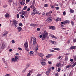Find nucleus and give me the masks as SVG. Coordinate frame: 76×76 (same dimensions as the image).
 <instances>
[{
    "instance_id": "f257e3e1",
    "label": "nucleus",
    "mask_w": 76,
    "mask_h": 76,
    "mask_svg": "<svg viewBox=\"0 0 76 76\" xmlns=\"http://www.w3.org/2000/svg\"><path fill=\"white\" fill-rule=\"evenodd\" d=\"M31 8L32 10H33V12L31 13L32 16H34L35 14H38V11L37 10V9L35 7Z\"/></svg>"
},
{
    "instance_id": "f03ea898",
    "label": "nucleus",
    "mask_w": 76,
    "mask_h": 76,
    "mask_svg": "<svg viewBox=\"0 0 76 76\" xmlns=\"http://www.w3.org/2000/svg\"><path fill=\"white\" fill-rule=\"evenodd\" d=\"M47 35H48V33L46 31H44V33L42 34V41H44L46 39V38L47 37Z\"/></svg>"
},
{
    "instance_id": "7ed1b4c3",
    "label": "nucleus",
    "mask_w": 76,
    "mask_h": 76,
    "mask_svg": "<svg viewBox=\"0 0 76 76\" xmlns=\"http://www.w3.org/2000/svg\"><path fill=\"white\" fill-rule=\"evenodd\" d=\"M24 47L26 51H29L28 48V43L27 42H26L24 44Z\"/></svg>"
},
{
    "instance_id": "20e7f679",
    "label": "nucleus",
    "mask_w": 76,
    "mask_h": 76,
    "mask_svg": "<svg viewBox=\"0 0 76 76\" xmlns=\"http://www.w3.org/2000/svg\"><path fill=\"white\" fill-rule=\"evenodd\" d=\"M35 0H34L33 1V3L32 4V5L30 6V7L31 8H33L35 7Z\"/></svg>"
},
{
    "instance_id": "39448f33",
    "label": "nucleus",
    "mask_w": 76,
    "mask_h": 76,
    "mask_svg": "<svg viewBox=\"0 0 76 76\" xmlns=\"http://www.w3.org/2000/svg\"><path fill=\"white\" fill-rule=\"evenodd\" d=\"M30 26H33V27H35V26H38V25L37 24L31 23L30 24Z\"/></svg>"
},
{
    "instance_id": "423d86ee",
    "label": "nucleus",
    "mask_w": 76,
    "mask_h": 76,
    "mask_svg": "<svg viewBox=\"0 0 76 76\" xmlns=\"http://www.w3.org/2000/svg\"><path fill=\"white\" fill-rule=\"evenodd\" d=\"M37 43V40H36V38H34L33 39V45L35 46L36 45V43Z\"/></svg>"
},
{
    "instance_id": "0eeeda50",
    "label": "nucleus",
    "mask_w": 76,
    "mask_h": 76,
    "mask_svg": "<svg viewBox=\"0 0 76 76\" xmlns=\"http://www.w3.org/2000/svg\"><path fill=\"white\" fill-rule=\"evenodd\" d=\"M6 43L4 42H3L2 43V45L1 46V49H4L6 48Z\"/></svg>"
},
{
    "instance_id": "6e6552de",
    "label": "nucleus",
    "mask_w": 76,
    "mask_h": 76,
    "mask_svg": "<svg viewBox=\"0 0 76 76\" xmlns=\"http://www.w3.org/2000/svg\"><path fill=\"white\" fill-rule=\"evenodd\" d=\"M20 3L21 5L23 6V5H24L25 3V0H23L21 1L20 2Z\"/></svg>"
},
{
    "instance_id": "1a4fd4ad",
    "label": "nucleus",
    "mask_w": 76,
    "mask_h": 76,
    "mask_svg": "<svg viewBox=\"0 0 76 76\" xmlns=\"http://www.w3.org/2000/svg\"><path fill=\"white\" fill-rule=\"evenodd\" d=\"M17 29L18 32H20L21 31V30L22 29V28L20 27L19 26L17 27Z\"/></svg>"
},
{
    "instance_id": "9d476101",
    "label": "nucleus",
    "mask_w": 76,
    "mask_h": 76,
    "mask_svg": "<svg viewBox=\"0 0 76 76\" xmlns=\"http://www.w3.org/2000/svg\"><path fill=\"white\" fill-rule=\"evenodd\" d=\"M52 19H53L52 17H49L48 19V20L49 22H51V21H52Z\"/></svg>"
},
{
    "instance_id": "9b49d317",
    "label": "nucleus",
    "mask_w": 76,
    "mask_h": 76,
    "mask_svg": "<svg viewBox=\"0 0 76 76\" xmlns=\"http://www.w3.org/2000/svg\"><path fill=\"white\" fill-rule=\"evenodd\" d=\"M4 32V33L3 34V36H7V34H8V32L7 31H5Z\"/></svg>"
},
{
    "instance_id": "f8f14e48",
    "label": "nucleus",
    "mask_w": 76,
    "mask_h": 76,
    "mask_svg": "<svg viewBox=\"0 0 76 76\" xmlns=\"http://www.w3.org/2000/svg\"><path fill=\"white\" fill-rule=\"evenodd\" d=\"M50 29H52V30H55V27L53 26H50L49 27Z\"/></svg>"
},
{
    "instance_id": "ddd939ff",
    "label": "nucleus",
    "mask_w": 76,
    "mask_h": 76,
    "mask_svg": "<svg viewBox=\"0 0 76 76\" xmlns=\"http://www.w3.org/2000/svg\"><path fill=\"white\" fill-rule=\"evenodd\" d=\"M76 46H72L70 47L69 48V49H73L74 50H75L76 48Z\"/></svg>"
},
{
    "instance_id": "4468645a",
    "label": "nucleus",
    "mask_w": 76,
    "mask_h": 76,
    "mask_svg": "<svg viewBox=\"0 0 76 76\" xmlns=\"http://www.w3.org/2000/svg\"><path fill=\"white\" fill-rule=\"evenodd\" d=\"M41 64L42 66H45L46 65V63L45 62L42 61L41 62Z\"/></svg>"
},
{
    "instance_id": "2eb2a0df",
    "label": "nucleus",
    "mask_w": 76,
    "mask_h": 76,
    "mask_svg": "<svg viewBox=\"0 0 76 76\" xmlns=\"http://www.w3.org/2000/svg\"><path fill=\"white\" fill-rule=\"evenodd\" d=\"M50 72L51 71V69L48 70V71H47L46 72V75L47 76H48L49 75V74H50Z\"/></svg>"
},
{
    "instance_id": "dca6fc26",
    "label": "nucleus",
    "mask_w": 76,
    "mask_h": 76,
    "mask_svg": "<svg viewBox=\"0 0 76 76\" xmlns=\"http://www.w3.org/2000/svg\"><path fill=\"white\" fill-rule=\"evenodd\" d=\"M61 19L60 18H58L56 20V22H57L58 21H61Z\"/></svg>"
},
{
    "instance_id": "f3484780",
    "label": "nucleus",
    "mask_w": 76,
    "mask_h": 76,
    "mask_svg": "<svg viewBox=\"0 0 76 76\" xmlns=\"http://www.w3.org/2000/svg\"><path fill=\"white\" fill-rule=\"evenodd\" d=\"M38 55L39 56H40V57H42L44 56V54L42 53H39Z\"/></svg>"
},
{
    "instance_id": "a211bd4d",
    "label": "nucleus",
    "mask_w": 76,
    "mask_h": 76,
    "mask_svg": "<svg viewBox=\"0 0 76 76\" xmlns=\"http://www.w3.org/2000/svg\"><path fill=\"white\" fill-rule=\"evenodd\" d=\"M5 16L6 18H9V17H10V15H9V14L8 13H7L5 15Z\"/></svg>"
},
{
    "instance_id": "6ab92c4d",
    "label": "nucleus",
    "mask_w": 76,
    "mask_h": 76,
    "mask_svg": "<svg viewBox=\"0 0 76 76\" xmlns=\"http://www.w3.org/2000/svg\"><path fill=\"white\" fill-rule=\"evenodd\" d=\"M13 22L14 23V25H15V24H16V25H17L18 24V22L16 21V20H14Z\"/></svg>"
},
{
    "instance_id": "aec40b11",
    "label": "nucleus",
    "mask_w": 76,
    "mask_h": 76,
    "mask_svg": "<svg viewBox=\"0 0 76 76\" xmlns=\"http://www.w3.org/2000/svg\"><path fill=\"white\" fill-rule=\"evenodd\" d=\"M65 60L66 61H67V60H68V56H65Z\"/></svg>"
},
{
    "instance_id": "412c9836",
    "label": "nucleus",
    "mask_w": 76,
    "mask_h": 76,
    "mask_svg": "<svg viewBox=\"0 0 76 76\" xmlns=\"http://www.w3.org/2000/svg\"><path fill=\"white\" fill-rule=\"evenodd\" d=\"M64 23H69V20H66L64 21Z\"/></svg>"
},
{
    "instance_id": "4be33fe9",
    "label": "nucleus",
    "mask_w": 76,
    "mask_h": 76,
    "mask_svg": "<svg viewBox=\"0 0 76 76\" xmlns=\"http://www.w3.org/2000/svg\"><path fill=\"white\" fill-rule=\"evenodd\" d=\"M70 13H74V10H72L70 9Z\"/></svg>"
},
{
    "instance_id": "5701e85b",
    "label": "nucleus",
    "mask_w": 76,
    "mask_h": 76,
    "mask_svg": "<svg viewBox=\"0 0 76 76\" xmlns=\"http://www.w3.org/2000/svg\"><path fill=\"white\" fill-rule=\"evenodd\" d=\"M51 37L52 38H55V39H57V37H56V36L54 35H51Z\"/></svg>"
},
{
    "instance_id": "b1692460",
    "label": "nucleus",
    "mask_w": 76,
    "mask_h": 76,
    "mask_svg": "<svg viewBox=\"0 0 76 76\" xmlns=\"http://www.w3.org/2000/svg\"><path fill=\"white\" fill-rule=\"evenodd\" d=\"M46 15V16H50L51 15V14H50V13L49 12L47 13Z\"/></svg>"
},
{
    "instance_id": "393cba45",
    "label": "nucleus",
    "mask_w": 76,
    "mask_h": 76,
    "mask_svg": "<svg viewBox=\"0 0 76 76\" xmlns=\"http://www.w3.org/2000/svg\"><path fill=\"white\" fill-rule=\"evenodd\" d=\"M27 9V6H25L23 9L22 10V11L23 10H26Z\"/></svg>"
},
{
    "instance_id": "a878e982",
    "label": "nucleus",
    "mask_w": 76,
    "mask_h": 76,
    "mask_svg": "<svg viewBox=\"0 0 76 76\" xmlns=\"http://www.w3.org/2000/svg\"><path fill=\"white\" fill-rule=\"evenodd\" d=\"M72 66L71 65H68V66H66V69H67L68 68H69V67H70Z\"/></svg>"
},
{
    "instance_id": "bb28decb",
    "label": "nucleus",
    "mask_w": 76,
    "mask_h": 76,
    "mask_svg": "<svg viewBox=\"0 0 76 76\" xmlns=\"http://www.w3.org/2000/svg\"><path fill=\"white\" fill-rule=\"evenodd\" d=\"M29 66H30V64H27L26 66V68H28V67H29Z\"/></svg>"
},
{
    "instance_id": "cd10ccee",
    "label": "nucleus",
    "mask_w": 76,
    "mask_h": 76,
    "mask_svg": "<svg viewBox=\"0 0 76 76\" xmlns=\"http://www.w3.org/2000/svg\"><path fill=\"white\" fill-rule=\"evenodd\" d=\"M51 56V55L48 54L47 56H46V57H47V58H50Z\"/></svg>"
},
{
    "instance_id": "c85d7f7f",
    "label": "nucleus",
    "mask_w": 76,
    "mask_h": 76,
    "mask_svg": "<svg viewBox=\"0 0 76 76\" xmlns=\"http://www.w3.org/2000/svg\"><path fill=\"white\" fill-rule=\"evenodd\" d=\"M51 43L52 44H56V42L55 41H51Z\"/></svg>"
},
{
    "instance_id": "c756f323",
    "label": "nucleus",
    "mask_w": 76,
    "mask_h": 76,
    "mask_svg": "<svg viewBox=\"0 0 76 76\" xmlns=\"http://www.w3.org/2000/svg\"><path fill=\"white\" fill-rule=\"evenodd\" d=\"M18 57L17 56H15V60H16V61H17V60H18Z\"/></svg>"
},
{
    "instance_id": "7c9ffc66",
    "label": "nucleus",
    "mask_w": 76,
    "mask_h": 76,
    "mask_svg": "<svg viewBox=\"0 0 76 76\" xmlns=\"http://www.w3.org/2000/svg\"><path fill=\"white\" fill-rule=\"evenodd\" d=\"M61 63H57L56 64V66L57 67H59V66H60V64Z\"/></svg>"
},
{
    "instance_id": "2f4dec72",
    "label": "nucleus",
    "mask_w": 76,
    "mask_h": 76,
    "mask_svg": "<svg viewBox=\"0 0 76 76\" xmlns=\"http://www.w3.org/2000/svg\"><path fill=\"white\" fill-rule=\"evenodd\" d=\"M71 23L72 26L74 25V22L72 21H71Z\"/></svg>"
},
{
    "instance_id": "473e14b6",
    "label": "nucleus",
    "mask_w": 76,
    "mask_h": 76,
    "mask_svg": "<svg viewBox=\"0 0 76 76\" xmlns=\"http://www.w3.org/2000/svg\"><path fill=\"white\" fill-rule=\"evenodd\" d=\"M50 7H51V8H52V9H54L55 8V7H54V5H52L51 6V5H50Z\"/></svg>"
},
{
    "instance_id": "72a5a7b5",
    "label": "nucleus",
    "mask_w": 76,
    "mask_h": 76,
    "mask_svg": "<svg viewBox=\"0 0 76 76\" xmlns=\"http://www.w3.org/2000/svg\"><path fill=\"white\" fill-rule=\"evenodd\" d=\"M23 13L24 14V15H25L27 13V11H23Z\"/></svg>"
},
{
    "instance_id": "f704fd0d",
    "label": "nucleus",
    "mask_w": 76,
    "mask_h": 76,
    "mask_svg": "<svg viewBox=\"0 0 76 76\" xmlns=\"http://www.w3.org/2000/svg\"><path fill=\"white\" fill-rule=\"evenodd\" d=\"M20 15H24V14L23 13V11L20 12Z\"/></svg>"
},
{
    "instance_id": "c9c22d12",
    "label": "nucleus",
    "mask_w": 76,
    "mask_h": 76,
    "mask_svg": "<svg viewBox=\"0 0 76 76\" xmlns=\"http://www.w3.org/2000/svg\"><path fill=\"white\" fill-rule=\"evenodd\" d=\"M29 54L30 55L33 54H34V52L32 51H31L29 53Z\"/></svg>"
},
{
    "instance_id": "e433bc0d",
    "label": "nucleus",
    "mask_w": 76,
    "mask_h": 76,
    "mask_svg": "<svg viewBox=\"0 0 76 76\" xmlns=\"http://www.w3.org/2000/svg\"><path fill=\"white\" fill-rule=\"evenodd\" d=\"M12 61H16V60L15 59V58H12Z\"/></svg>"
},
{
    "instance_id": "4c0bfd02",
    "label": "nucleus",
    "mask_w": 76,
    "mask_h": 76,
    "mask_svg": "<svg viewBox=\"0 0 76 76\" xmlns=\"http://www.w3.org/2000/svg\"><path fill=\"white\" fill-rule=\"evenodd\" d=\"M60 70H61V69H60V68H58V72H60Z\"/></svg>"
},
{
    "instance_id": "58836bf2",
    "label": "nucleus",
    "mask_w": 76,
    "mask_h": 76,
    "mask_svg": "<svg viewBox=\"0 0 76 76\" xmlns=\"http://www.w3.org/2000/svg\"><path fill=\"white\" fill-rule=\"evenodd\" d=\"M44 7H48V4H45Z\"/></svg>"
},
{
    "instance_id": "ea45409f",
    "label": "nucleus",
    "mask_w": 76,
    "mask_h": 76,
    "mask_svg": "<svg viewBox=\"0 0 76 76\" xmlns=\"http://www.w3.org/2000/svg\"><path fill=\"white\" fill-rule=\"evenodd\" d=\"M19 26H22V23H20L19 24H18Z\"/></svg>"
},
{
    "instance_id": "a19ab883",
    "label": "nucleus",
    "mask_w": 76,
    "mask_h": 76,
    "mask_svg": "<svg viewBox=\"0 0 76 76\" xmlns=\"http://www.w3.org/2000/svg\"><path fill=\"white\" fill-rule=\"evenodd\" d=\"M19 18V14H18L17 15V19H18Z\"/></svg>"
},
{
    "instance_id": "79ce46f5",
    "label": "nucleus",
    "mask_w": 76,
    "mask_h": 76,
    "mask_svg": "<svg viewBox=\"0 0 76 76\" xmlns=\"http://www.w3.org/2000/svg\"><path fill=\"white\" fill-rule=\"evenodd\" d=\"M12 1H13V0H8V1L9 3L12 2Z\"/></svg>"
},
{
    "instance_id": "37998d69",
    "label": "nucleus",
    "mask_w": 76,
    "mask_h": 76,
    "mask_svg": "<svg viewBox=\"0 0 76 76\" xmlns=\"http://www.w3.org/2000/svg\"><path fill=\"white\" fill-rule=\"evenodd\" d=\"M33 70L32 69L31 70H29V72H30V73H32L33 72Z\"/></svg>"
},
{
    "instance_id": "c03bdc74",
    "label": "nucleus",
    "mask_w": 76,
    "mask_h": 76,
    "mask_svg": "<svg viewBox=\"0 0 76 76\" xmlns=\"http://www.w3.org/2000/svg\"><path fill=\"white\" fill-rule=\"evenodd\" d=\"M66 12L65 11H64L63 12V15H64H64H66Z\"/></svg>"
},
{
    "instance_id": "a18cd8bd",
    "label": "nucleus",
    "mask_w": 76,
    "mask_h": 76,
    "mask_svg": "<svg viewBox=\"0 0 76 76\" xmlns=\"http://www.w3.org/2000/svg\"><path fill=\"white\" fill-rule=\"evenodd\" d=\"M20 17H21V18H25V16L22 15H20Z\"/></svg>"
},
{
    "instance_id": "49530a36",
    "label": "nucleus",
    "mask_w": 76,
    "mask_h": 76,
    "mask_svg": "<svg viewBox=\"0 0 76 76\" xmlns=\"http://www.w3.org/2000/svg\"><path fill=\"white\" fill-rule=\"evenodd\" d=\"M27 76H31V73H30V72L28 73V74H27Z\"/></svg>"
},
{
    "instance_id": "de8ad7c7",
    "label": "nucleus",
    "mask_w": 76,
    "mask_h": 76,
    "mask_svg": "<svg viewBox=\"0 0 76 76\" xmlns=\"http://www.w3.org/2000/svg\"><path fill=\"white\" fill-rule=\"evenodd\" d=\"M11 42L12 43V44H15V41H14V40H12V41Z\"/></svg>"
},
{
    "instance_id": "09e8293b",
    "label": "nucleus",
    "mask_w": 76,
    "mask_h": 76,
    "mask_svg": "<svg viewBox=\"0 0 76 76\" xmlns=\"http://www.w3.org/2000/svg\"><path fill=\"white\" fill-rule=\"evenodd\" d=\"M73 42H76V39H75L73 40Z\"/></svg>"
},
{
    "instance_id": "8fccbe9b",
    "label": "nucleus",
    "mask_w": 76,
    "mask_h": 76,
    "mask_svg": "<svg viewBox=\"0 0 76 76\" xmlns=\"http://www.w3.org/2000/svg\"><path fill=\"white\" fill-rule=\"evenodd\" d=\"M76 56H74V61H75H75H76Z\"/></svg>"
},
{
    "instance_id": "3c124183",
    "label": "nucleus",
    "mask_w": 76,
    "mask_h": 76,
    "mask_svg": "<svg viewBox=\"0 0 76 76\" xmlns=\"http://www.w3.org/2000/svg\"><path fill=\"white\" fill-rule=\"evenodd\" d=\"M56 10H58V9H59V7H55Z\"/></svg>"
},
{
    "instance_id": "603ef678",
    "label": "nucleus",
    "mask_w": 76,
    "mask_h": 76,
    "mask_svg": "<svg viewBox=\"0 0 76 76\" xmlns=\"http://www.w3.org/2000/svg\"><path fill=\"white\" fill-rule=\"evenodd\" d=\"M55 76H58V73H56L55 74Z\"/></svg>"
},
{
    "instance_id": "864d4df0",
    "label": "nucleus",
    "mask_w": 76,
    "mask_h": 76,
    "mask_svg": "<svg viewBox=\"0 0 76 76\" xmlns=\"http://www.w3.org/2000/svg\"><path fill=\"white\" fill-rule=\"evenodd\" d=\"M18 49L19 50H20V51H21L22 50V48H18Z\"/></svg>"
},
{
    "instance_id": "5fc2aeb1",
    "label": "nucleus",
    "mask_w": 76,
    "mask_h": 76,
    "mask_svg": "<svg viewBox=\"0 0 76 76\" xmlns=\"http://www.w3.org/2000/svg\"><path fill=\"white\" fill-rule=\"evenodd\" d=\"M31 9H30V8L29 7L27 9V11H28V12L29 11V10H30Z\"/></svg>"
},
{
    "instance_id": "6e6d98bb",
    "label": "nucleus",
    "mask_w": 76,
    "mask_h": 76,
    "mask_svg": "<svg viewBox=\"0 0 76 76\" xmlns=\"http://www.w3.org/2000/svg\"><path fill=\"white\" fill-rule=\"evenodd\" d=\"M37 31H40V28H37Z\"/></svg>"
},
{
    "instance_id": "4d7b16f0",
    "label": "nucleus",
    "mask_w": 76,
    "mask_h": 76,
    "mask_svg": "<svg viewBox=\"0 0 76 76\" xmlns=\"http://www.w3.org/2000/svg\"><path fill=\"white\" fill-rule=\"evenodd\" d=\"M76 66V65L75 63H74V64H73L72 65V67H74V66Z\"/></svg>"
},
{
    "instance_id": "13d9d810",
    "label": "nucleus",
    "mask_w": 76,
    "mask_h": 76,
    "mask_svg": "<svg viewBox=\"0 0 76 76\" xmlns=\"http://www.w3.org/2000/svg\"><path fill=\"white\" fill-rule=\"evenodd\" d=\"M48 63L49 64H52V63H51V62L50 61H48Z\"/></svg>"
},
{
    "instance_id": "bf43d9fd",
    "label": "nucleus",
    "mask_w": 76,
    "mask_h": 76,
    "mask_svg": "<svg viewBox=\"0 0 76 76\" xmlns=\"http://www.w3.org/2000/svg\"><path fill=\"white\" fill-rule=\"evenodd\" d=\"M56 50H57V51H60V49L58 48H56Z\"/></svg>"
},
{
    "instance_id": "052dcab7",
    "label": "nucleus",
    "mask_w": 76,
    "mask_h": 76,
    "mask_svg": "<svg viewBox=\"0 0 76 76\" xmlns=\"http://www.w3.org/2000/svg\"><path fill=\"white\" fill-rule=\"evenodd\" d=\"M29 1H30V0H26V3H28V2H29Z\"/></svg>"
},
{
    "instance_id": "680f3d73",
    "label": "nucleus",
    "mask_w": 76,
    "mask_h": 76,
    "mask_svg": "<svg viewBox=\"0 0 76 76\" xmlns=\"http://www.w3.org/2000/svg\"><path fill=\"white\" fill-rule=\"evenodd\" d=\"M36 49L37 51V50H38V46L36 47Z\"/></svg>"
},
{
    "instance_id": "e2e57ef3",
    "label": "nucleus",
    "mask_w": 76,
    "mask_h": 76,
    "mask_svg": "<svg viewBox=\"0 0 76 76\" xmlns=\"http://www.w3.org/2000/svg\"><path fill=\"white\" fill-rule=\"evenodd\" d=\"M42 35H39V37L40 38H42Z\"/></svg>"
},
{
    "instance_id": "0e129e2a",
    "label": "nucleus",
    "mask_w": 76,
    "mask_h": 76,
    "mask_svg": "<svg viewBox=\"0 0 76 76\" xmlns=\"http://www.w3.org/2000/svg\"><path fill=\"white\" fill-rule=\"evenodd\" d=\"M70 61L71 62H72V61H73V59H71L70 60Z\"/></svg>"
},
{
    "instance_id": "69168bd1",
    "label": "nucleus",
    "mask_w": 76,
    "mask_h": 76,
    "mask_svg": "<svg viewBox=\"0 0 76 76\" xmlns=\"http://www.w3.org/2000/svg\"><path fill=\"white\" fill-rule=\"evenodd\" d=\"M37 76H41V75L40 74H38Z\"/></svg>"
},
{
    "instance_id": "338daca9",
    "label": "nucleus",
    "mask_w": 76,
    "mask_h": 76,
    "mask_svg": "<svg viewBox=\"0 0 76 76\" xmlns=\"http://www.w3.org/2000/svg\"><path fill=\"white\" fill-rule=\"evenodd\" d=\"M70 42V40H68V42H67V43L68 44H69Z\"/></svg>"
},
{
    "instance_id": "774afa93",
    "label": "nucleus",
    "mask_w": 76,
    "mask_h": 76,
    "mask_svg": "<svg viewBox=\"0 0 76 76\" xmlns=\"http://www.w3.org/2000/svg\"><path fill=\"white\" fill-rule=\"evenodd\" d=\"M9 51H10V52H11V51H13V50H12V49H10L9 50Z\"/></svg>"
}]
</instances>
